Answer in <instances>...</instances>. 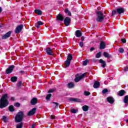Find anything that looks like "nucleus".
Segmentation results:
<instances>
[{
    "label": "nucleus",
    "mask_w": 128,
    "mask_h": 128,
    "mask_svg": "<svg viewBox=\"0 0 128 128\" xmlns=\"http://www.w3.org/2000/svg\"><path fill=\"white\" fill-rule=\"evenodd\" d=\"M46 52L48 56H54V50L52 48L48 47L46 48Z\"/></svg>",
    "instance_id": "nucleus-6"
},
{
    "label": "nucleus",
    "mask_w": 128,
    "mask_h": 128,
    "mask_svg": "<svg viewBox=\"0 0 128 128\" xmlns=\"http://www.w3.org/2000/svg\"><path fill=\"white\" fill-rule=\"evenodd\" d=\"M64 64L66 68H68V66H70V61H69L68 60H66Z\"/></svg>",
    "instance_id": "nucleus-27"
},
{
    "label": "nucleus",
    "mask_w": 128,
    "mask_h": 128,
    "mask_svg": "<svg viewBox=\"0 0 128 128\" xmlns=\"http://www.w3.org/2000/svg\"><path fill=\"white\" fill-rule=\"evenodd\" d=\"M20 73L22 74H26V72H24V70H20Z\"/></svg>",
    "instance_id": "nucleus-51"
},
{
    "label": "nucleus",
    "mask_w": 128,
    "mask_h": 128,
    "mask_svg": "<svg viewBox=\"0 0 128 128\" xmlns=\"http://www.w3.org/2000/svg\"><path fill=\"white\" fill-rule=\"evenodd\" d=\"M70 112L72 114H76V112H78V110L74 108H73V109L71 110Z\"/></svg>",
    "instance_id": "nucleus-40"
},
{
    "label": "nucleus",
    "mask_w": 128,
    "mask_h": 128,
    "mask_svg": "<svg viewBox=\"0 0 128 128\" xmlns=\"http://www.w3.org/2000/svg\"><path fill=\"white\" fill-rule=\"evenodd\" d=\"M11 100H12V102H14L16 100V98H14V97H11Z\"/></svg>",
    "instance_id": "nucleus-54"
},
{
    "label": "nucleus",
    "mask_w": 128,
    "mask_h": 128,
    "mask_svg": "<svg viewBox=\"0 0 128 128\" xmlns=\"http://www.w3.org/2000/svg\"><path fill=\"white\" fill-rule=\"evenodd\" d=\"M10 80L12 82H16L18 80V77L16 76H12Z\"/></svg>",
    "instance_id": "nucleus-25"
},
{
    "label": "nucleus",
    "mask_w": 128,
    "mask_h": 128,
    "mask_svg": "<svg viewBox=\"0 0 128 128\" xmlns=\"http://www.w3.org/2000/svg\"><path fill=\"white\" fill-rule=\"evenodd\" d=\"M107 102H108L109 104H112L114 102V99L112 96H109L107 98Z\"/></svg>",
    "instance_id": "nucleus-12"
},
{
    "label": "nucleus",
    "mask_w": 128,
    "mask_h": 128,
    "mask_svg": "<svg viewBox=\"0 0 128 128\" xmlns=\"http://www.w3.org/2000/svg\"><path fill=\"white\" fill-rule=\"evenodd\" d=\"M103 54H104V58H112V54H110L107 52H104Z\"/></svg>",
    "instance_id": "nucleus-19"
},
{
    "label": "nucleus",
    "mask_w": 128,
    "mask_h": 128,
    "mask_svg": "<svg viewBox=\"0 0 128 128\" xmlns=\"http://www.w3.org/2000/svg\"><path fill=\"white\" fill-rule=\"evenodd\" d=\"M34 12L38 14V16H42V12L40 10L36 9L34 10Z\"/></svg>",
    "instance_id": "nucleus-20"
},
{
    "label": "nucleus",
    "mask_w": 128,
    "mask_h": 128,
    "mask_svg": "<svg viewBox=\"0 0 128 128\" xmlns=\"http://www.w3.org/2000/svg\"><path fill=\"white\" fill-rule=\"evenodd\" d=\"M90 108V107L86 105H84L82 107V109L83 110L84 112H88Z\"/></svg>",
    "instance_id": "nucleus-23"
},
{
    "label": "nucleus",
    "mask_w": 128,
    "mask_h": 128,
    "mask_svg": "<svg viewBox=\"0 0 128 128\" xmlns=\"http://www.w3.org/2000/svg\"><path fill=\"white\" fill-rule=\"evenodd\" d=\"M55 90H54V89H50L48 91V94H50V92H54Z\"/></svg>",
    "instance_id": "nucleus-45"
},
{
    "label": "nucleus",
    "mask_w": 128,
    "mask_h": 128,
    "mask_svg": "<svg viewBox=\"0 0 128 128\" xmlns=\"http://www.w3.org/2000/svg\"><path fill=\"white\" fill-rule=\"evenodd\" d=\"M124 70L125 72H128V67H125V68H124Z\"/></svg>",
    "instance_id": "nucleus-55"
},
{
    "label": "nucleus",
    "mask_w": 128,
    "mask_h": 128,
    "mask_svg": "<svg viewBox=\"0 0 128 128\" xmlns=\"http://www.w3.org/2000/svg\"><path fill=\"white\" fill-rule=\"evenodd\" d=\"M24 127V122H20L19 124H18L16 128H22Z\"/></svg>",
    "instance_id": "nucleus-24"
},
{
    "label": "nucleus",
    "mask_w": 128,
    "mask_h": 128,
    "mask_svg": "<svg viewBox=\"0 0 128 128\" xmlns=\"http://www.w3.org/2000/svg\"><path fill=\"white\" fill-rule=\"evenodd\" d=\"M84 38H85L84 36H82L81 37V40H82V42H84Z\"/></svg>",
    "instance_id": "nucleus-53"
},
{
    "label": "nucleus",
    "mask_w": 128,
    "mask_h": 128,
    "mask_svg": "<svg viewBox=\"0 0 128 128\" xmlns=\"http://www.w3.org/2000/svg\"><path fill=\"white\" fill-rule=\"evenodd\" d=\"M12 31L8 32L2 36V40H6V38H8L12 36Z\"/></svg>",
    "instance_id": "nucleus-8"
},
{
    "label": "nucleus",
    "mask_w": 128,
    "mask_h": 128,
    "mask_svg": "<svg viewBox=\"0 0 128 128\" xmlns=\"http://www.w3.org/2000/svg\"><path fill=\"white\" fill-rule=\"evenodd\" d=\"M126 92L124 90H120L118 94V96H124L126 94Z\"/></svg>",
    "instance_id": "nucleus-16"
},
{
    "label": "nucleus",
    "mask_w": 128,
    "mask_h": 128,
    "mask_svg": "<svg viewBox=\"0 0 128 128\" xmlns=\"http://www.w3.org/2000/svg\"><path fill=\"white\" fill-rule=\"evenodd\" d=\"M79 46L80 48H84V42H80L79 44Z\"/></svg>",
    "instance_id": "nucleus-43"
},
{
    "label": "nucleus",
    "mask_w": 128,
    "mask_h": 128,
    "mask_svg": "<svg viewBox=\"0 0 128 128\" xmlns=\"http://www.w3.org/2000/svg\"><path fill=\"white\" fill-rule=\"evenodd\" d=\"M116 12L118 14H124V8H120L116 9Z\"/></svg>",
    "instance_id": "nucleus-14"
},
{
    "label": "nucleus",
    "mask_w": 128,
    "mask_h": 128,
    "mask_svg": "<svg viewBox=\"0 0 128 128\" xmlns=\"http://www.w3.org/2000/svg\"><path fill=\"white\" fill-rule=\"evenodd\" d=\"M38 24H39V26H42L44 24V23L42 22V21H38L37 22Z\"/></svg>",
    "instance_id": "nucleus-47"
},
{
    "label": "nucleus",
    "mask_w": 128,
    "mask_h": 128,
    "mask_svg": "<svg viewBox=\"0 0 128 128\" xmlns=\"http://www.w3.org/2000/svg\"><path fill=\"white\" fill-rule=\"evenodd\" d=\"M76 38H80V36H82V32H80V30H76Z\"/></svg>",
    "instance_id": "nucleus-21"
},
{
    "label": "nucleus",
    "mask_w": 128,
    "mask_h": 128,
    "mask_svg": "<svg viewBox=\"0 0 128 128\" xmlns=\"http://www.w3.org/2000/svg\"><path fill=\"white\" fill-rule=\"evenodd\" d=\"M66 96H68V94H66Z\"/></svg>",
    "instance_id": "nucleus-61"
},
{
    "label": "nucleus",
    "mask_w": 128,
    "mask_h": 128,
    "mask_svg": "<svg viewBox=\"0 0 128 128\" xmlns=\"http://www.w3.org/2000/svg\"><path fill=\"white\" fill-rule=\"evenodd\" d=\"M10 102H8V94H4L2 95L0 99V108H4L8 106Z\"/></svg>",
    "instance_id": "nucleus-1"
},
{
    "label": "nucleus",
    "mask_w": 128,
    "mask_h": 128,
    "mask_svg": "<svg viewBox=\"0 0 128 128\" xmlns=\"http://www.w3.org/2000/svg\"><path fill=\"white\" fill-rule=\"evenodd\" d=\"M106 42L104 41H101L100 44V50H104L106 48Z\"/></svg>",
    "instance_id": "nucleus-11"
},
{
    "label": "nucleus",
    "mask_w": 128,
    "mask_h": 128,
    "mask_svg": "<svg viewBox=\"0 0 128 128\" xmlns=\"http://www.w3.org/2000/svg\"><path fill=\"white\" fill-rule=\"evenodd\" d=\"M121 42H122L123 44H126V38H122L121 40Z\"/></svg>",
    "instance_id": "nucleus-46"
},
{
    "label": "nucleus",
    "mask_w": 128,
    "mask_h": 128,
    "mask_svg": "<svg viewBox=\"0 0 128 128\" xmlns=\"http://www.w3.org/2000/svg\"><path fill=\"white\" fill-rule=\"evenodd\" d=\"M80 76H78V77H76L74 80L76 82H78L80 80Z\"/></svg>",
    "instance_id": "nucleus-36"
},
{
    "label": "nucleus",
    "mask_w": 128,
    "mask_h": 128,
    "mask_svg": "<svg viewBox=\"0 0 128 128\" xmlns=\"http://www.w3.org/2000/svg\"><path fill=\"white\" fill-rule=\"evenodd\" d=\"M2 28V25H0V28Z\"/></svg>",
    "instance_id": "nucleus-60"
},
{
    "label": "nucleus",
    "mask_w": 128,
    "mask_h": 128,
    "mask_svg": "<svg viewBox=\"0 0 128 128\" xmlns=\"http://www.w3.org/2000/svg\"><path fill=\"white\" fill-rule=\"evenodd\" d=\"M56 20H60V22H64V16L62 14H59L56 16Z\"/></svg>",
    "instance_id": "nucleus-10"
},
{
    "label": "nucleus",
    "mask_w": 128,
    "mask_h": 128,
    "mask_svg": "<svg viewBox=\"0 0 128 128\" xmlns=\"http://www.w3.org/2000/svg\"><path fill=\"white\" fill-rule=\"evenodd\" d=\"M14 106H16V108H20V102H16L14 104Z\"/></svg>",
    "instance_id": "nucleus-41"
},
{
    "label": "nucleus",
    "mask_w": 128,
    "mask_h": 128,
    "mask_svg": "<svg viewBox=\"0 0 128 128\" xmlns=\"http://www.w3.org/2000/svg\"><path fill=\"white\" fill-rule=\"evenodd\" d=\"M116 14V10H112V16H114V14Z\"/></svg>",
    "instance_id": "nucleus-48"
},
{
    "label": "nucleus",
    "mask_w": 128,
    "mask_h": 128,
    "mask_svg": "<svg viewBox=\"0 0 128 128\" xmlns=\"http://www.w3.org/2000/svg\"><path fill=\"white\" fill-rule=\"evenodd\" d=\"M36 108H34L28 112V116H34V114H36Z\"/></svg>",
    "instance_id": "nucleus-9"
},
{
    "label": "nucleus",
    "mask_w": 128,
    "mask_h": 128,
    "mask_svg": "<svg viewBox=\"0 0 128 128\" xmlns=\"http://www.w3.org/2000/svg\"><path fill=\"white\" fill-rule=\"evenodd\" d=\"M50 120H56V116L54 115H51L50 116Z\"/></svg>",
    "instance_id": "nucleus-44"
},
{
    "label": "nucleus",
    "mask_w": 128,
    "mask_h": 128,
    "mask_svg": "<svg viewBox=\"0 0 128 128\" xmlns=\"http://www.w3.org/2000/svg\"><path fill=\"white\" fill-rule=\"evenodd\" d=\"M93 62H96V58H94V59H93Z\"/></svg>",
    "instance_id": "nucleus-58"
},
{
    "label": "nucleus",
    "mask_w": 128,
    "mask_h": 128,
    "mask_svg": "<svg viewBox=\"0 0 128 128\" xmlns=\"http://www.w3.org/2000/svg\"><path fill=\"white\" fill-rule=\"evenodd\" d=\"M100 56H102V52H99L97 53L96 56V58H100Z\"/></svg>",
    "instance_id": "nucleus-32"
},
{
    "label": "nucleus",
    "mask_w": 128,
    "mask_h": 128,
    "mask_svg": "<svg viewBox=\"0 0 128 128\" xmlns=\"http://www.w3.org/2000/svg\"><path fill=\"white\" fill-rule=\"evenodd\" d=\"M72 60V55L70 54H68L67 58V60L70 62Z\"/></svg>",
    "instance_id": "nucleus-26"
},
{
    "label": "nucleus",
    "mask_w": 128,
    "mask_h": 128,
    "mask_svg": "<svg viewBox=\"0 0 128 128\" xmlns=\"http://www.w3.org/2000/svg\"><path fill=\"white\" fill-rule=\"evenodd\" d=\"M100 83L98 81H95L93 86V88H100Z\"/></svg>",
    "instance_id": "nucleus-18"
},
{
    "label": "nucleus",
    "mask_w": 128,
    "mask_h": 128,
    "mask_svg": "<svg viewBox=\"0 0 128 128\" xmlns=\"http://www.w3.org/2000/svg\"><path fill=\"white\" fill-rule=\"evenodd\" d=\"M99 62L100 64H102V67L103 68H106V61H104L102 59H100L99 60Z\"/></svg>",
    "instance_id": "nucleus-17"
},
{
    "label": "nucleus",
    "mask_w": 128,
    "mask_h": 128,
    "mask_svg": "<svg viewBox=\"0 0 128 128\" xmlns=\"http://www.w3.org/2000/svg\"><path fill=\"white\" fill-rule=\"evenodd\" d=\"M9 112H14V106L10 105L8 107Z\"/></svg>",
    "instance_id": "nucleus-29"
},
{
    "label": "nucleus",
    "mask_w": 128,
    "mask_h": 128,
    "mask_svg": "<svg viewBox=\"0 0 128 128\" xmlns=\"http://www.w3.org/2000/svg\"><path fill=\"white\" fill-rule=\"evenodd\" d=\"M70 10H68V8H66L65 10H64V12H66V14H68V12H69Z\"/></svg>",
    "instance_id": "nucleus-49"
},
{
    "label": "nucleus",
    "mask_w": 128,
    "mask_h": 128,
    "mask_svg": "<svg viewBox=\"0 0 128 128\" xmlns=\"http://www.w3.org/2000/svg\"><path fill=\"white\" fill-rule=\"evenodd\" d=\"M68 16H72V12H70V11L68 12Z\"/></svg>",
    "instance_id": "nucleus-52"
},
{
    "label": "nucleus",
    "mask_w": 128,
    "mask_h": 128,
    "mask_svg": "<svg viewBox=\"0 0 128 128\" xmlns=\"http://www.w3.org/2000/svg\"><path fill=\"white\" fill-rule=\"evenodd\" d=\"M34 126H36V124H32V128H34Z\"/></svg>",
    "instance_id": "nucleus-57"
},
{
    "label": "nucleus",
    "mask_w": 128,
    "mask_h": 128,
    "mask_svg": "<svg viewBox=\"0 0 128 128\" xmlns=\"http://www.w3.org/2000/svg\"><path fill=\"white\" fill-rule=\"evenodd\" d=\"M24 84H22V81H20L18 84H17L18 86V87L19 88H20L22 86H23Z\"/></svg>",
    "instance_id": "nucleus-33"
},
{
    "label": "nucleus",
    "mask_w": 128,
    "mask_h": 128,
    "mask_svg": "<svg viewBox=\"0 0 128 128\" xmlns=\"http://www.w3.org/2000/svg\"><path fill=\"white\" fill-rule=\"evenodd\" d=\"M24 118V114L22 111H20L17 113L15 116V122H22Z\"/></svg>",
    "instance_id": "nucleus-2"
},
{
    "label": "nucleus",
    "mask_w": 128,
    "mask_h": 128,
    "mask_svg": "<svg viewBox=\"0 0 128 128\" xmlns=\"http://www.w3.org/2000/svg\"><path fill=\"white\" fill-rule=\"evenodd\" d=\"M7 120H8V117H6V116H2V120H3V122H6Z\"/></svg>",
    "instance_id": "nucleus-34"
},
{
    "label": "nucleus",
    "mask_w": 128,
    "mask_h": 128,
    "mask_svg": "<svg viewBox=\"0 0 128 128\" xmlns=\"http://www.w3.org/2000/svg\"><path fill=\"white\" fill-rule=\"evenodd\" d=\"M96 49L92 47L90 48V52H94V50Z\"/></svg>",
    "instance_id": "nucleus-50"
},
{
    "label": "nucleus",
    "mask_w": 128,
    "mask_h": 128,
    "mask_svg": "<svg viewBox=\"0 0 128 128\" xmlns=\"http://www.w3.org/2000/svg\"><path fill=\"white\" fill-rule=\"evenodd\" d=\"M107 92H108V90L107 88H104L102 90V94H106Z\"/></svg>",
    "instance_id": "nucleus-37"
},
{
    "label": "nucleus",
    "mask_w": 128,
    "mask_h": 128,
    "mask_svg": "<svg viewBox=\"0 0 128 128\" xmlns=\"http://www.w3.org/2000/svg\"><path fill=\"white\" fill-rule=\"evenodd\" d=\"M96 16H97L96 18L97 22H102L106 18V16H104V13L100 11H96Z\"/></svg>",
    "instance_id": "nucleus-3"
},
{
    "label": "nucleus",
    "mask_w": 128,
    "mask_h": 128,
    "mask_svg": "<svg viewBox=\"0 0 128 128\" xmlns=\"http://www.w3.org/2000/svg\"><path fill=\"white\" fill-rule=\"evenodd\" d=\"M30 102L32 106H35V104H38V98H32Z\"/></svg>",
    "instance_id": "nucleus-15"
},
{
    "label": "nucleus",
    "mask_w": 128,
    "mask_h": 128,
    "mask_svg": "<svg viewBox=\"0 0 128 128\" xmlns=\"http://www.w3.org/2000/svg\"><path fill=\"white\" fill-rule=\"evenodd\" d=\"M52 94H47V96L46 97V100H50V98H52Z\"/></svg>",
    "instance_id": "nucleus-28"
},
{
    "label": "nucleus",
    "mask_w": 128,
    "mask_h": 128,
    "mask_svg": "<svg viewBox=\"0 0 128 128\" xmlns=\"http://www.w3.org/2000/svg\"><path fill=\"white\" fill-rule=\"evenodd\" d=\"M2 12V7H0V14Z\"/></svg>",
    "instance_id": "nucleus-59"
},
{
    "label": "nucleus",
    "mask_w": 128,
    "mask_h": 128,
    "mask_svg": "<svg viewBox=\"0 0 128 128\" xmlns=\"http://www.w3.org/2000/svg\"><path fill=\"white\" fill-rule=\"evenodd\" d=\"M84 96H90V92H88V91H85L84 92Z\"/></svg>",
    "instance_id": "nucleus-42"
},
{
    "label": "nucleus",
    "mask_w": 128,
    "mask_h": 128,
    "mask_svg": "<svg viewBox=\"0 0 128 128\" xmlns=\"http://www.w3.org/2000/svg\"><path fill=\"white\" fill-rule=\"evenodd\" d=\"M70 102H82V100L76 98H69Z\"/></svg>",
    "instance_id": "nucleus-13"
},
{
    "label": "nucleus",
    "mask_w": 128,
    "mask_h": 128,
    "mask_svg": "<svg viewBox=\"0 0 128 128\" xmlns=\"http://www.w3.org/2000/svg\"><path fill=\"white\" fill-rule=\"evenodd\" d=\"M88 74V72H84L83 74H82L80 76H79V78L80 80H82V78H84V76H86V74Z\"/></svg>",
    "instance_id": "nucleus-31"
},
{
    "label": "nucleus",
    "mask_w": 128,
    "mask_h": 128,
    "mask_svg": "<svg viewBox=\"0 0 128 128\" xmlns=\"http://www.w3.org/2000/svg\"><path fill=\"white\" fill-rule=\"evenodd\" d=\"M70 22H72L70 18L66 17L64 20V24H65L66 26H68L70 24Z\"/></svg>",
    "instance_id": "nucleus-7"
},
{
    "label": "nucleus",
    "mask_w": 128,
    "mask_h": 128,
    "mask_svg": "<svg viewBox=\"0 0 128 128\" xmlns=\"http://www.w3.org/2000/svg\"><path fill=\"white\" fill-rule=\"evenodd\" d=\"M24 28V25L23 24H20L16 26L15 29V33L16 34H20L22 30Z\"/></svg>",
    "instance_id": "nucleus-4"
},
{
    "label": "nucleus",
    "mask_w": 128,
    "mask_h": 128,
    "mask_svg": "<svg viewBox=\"0 0 128 128\" xmlns=\"http://www.w3.org/2000/svg\"><path fill=\"white\" fill-rule=\"evenodd\" d=\"M52 104H56L55 108H58V106H60V104L56 102H53Z\"/></svg>",
    "instance_id": "nucleus-39"
},
{
    "label": "nucleus",
    "mask_w": 128,
    "mask_h": 128,
    "mask_svg": "<svg viewBox=\"0 0 128 128\" xmlns=\"http://www.w3.org/2000/svg\"><path fill=\"white\" fill-rule=\"evenodd\" d=\"M36 28H40V25L37 24L36 25Z\"/></svg>",
    "instance_id": "nucleus-56"
},
{
    "label": "nucleus",
    "mask_w": 128,
    "mask_h": 128,
    "mask_svg": "<svg viewBox=\"0 0 128 128\" xmlns=\"http://www.w3.org/2000/svg\"><path fill=\"white\" fill-rule=\"evenodd\" d=\"M118 52H120V54H124V50L122 48H118Z\"/></svg>",
    "instance_id": "nucleus-35"
},
{
    "label": "nucleus",
    "mask_w": 128,
    "mask_h": 128,
    "mask_svg": "<svg viewBox=\"0 0 128 128\" xmlns=\"http://www.w3.org/2000/svg\"><path fill=\"white\" fill-rule=\"evenodd\" d=\"M90 62L88 60H86L84 61L83 62V66H87L88 64Z\"/></svg>",
    "instance_id": "nucleus-38"
},
{
    "label": "nucleus",
    "mask_w": 128,
    "mask_h": 128,
    "mask_svg": "<svg viewBox=\"0 0 128 128\" xmlns=\"http://www.w3.org/2000/svg\"><path fill=\"white\" fill-rule=\"evenodd\" d=\"M124 104H128V95L124 97Z\"/></svg>",
    "instance_id": "nucleus-30"
},
{
    "label": "nucleus",
    "mask_w": 128,
    "mask_h": 128,
    "mask_svg": "<svg viewBox=\"0 0 128 128\" xmlns=\"http://www.w3.org/2000/svg\"><path fill=\"white\" fill-rule=\"evenodd\" d=\"M67 86L68 88H72L74 87V84L72 82H70L67 84Z\"/></svg>",
    "instance_id": "nucleus-22"
},
{
    "label": "nucleus",
    "mask_w": 128,
    "mask_h": 128,
    "mask_svg": "<svg viewBox=\"0 0 128 128\" xmlns=\"http://www.w3.org/2000/svg\"><path fill=\"white\" fill-rule=\"evenodd\" d=\"M14 66L11 65L6 70V74H12V72H14Z\"/></svg>",
    "instance_id": "nucleus-5"
}]
</instances>
